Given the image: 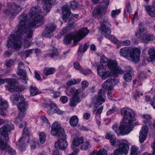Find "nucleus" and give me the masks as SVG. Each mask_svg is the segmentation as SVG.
<instances>
[{"label":"nucleus","instance_id":"f257e3e1","mask_svg":"<svg viewBox=\"0 0 155 155\" xmlns=\"http://www.w3.org/2000/svg\"><path fill=\"white\" fill-rule=\"evenodd\" d=\"M40 12V8L38 6H35L31 8L28 14L31 19L28 24L26 22L28 20L27 15L23 13L18 18L20 21L18 26L16 35L14 36L13 39L14 48L19 49L21 48L22 37L21 35L27 34V38H31L33 34L32 29L37 28L41 26L44 23V17L41 15H38Z\"/></svg>","mask_w":155,"mask_h":155},{"label":"nucleus","instance_id":"f03ea898","mask_svg":"<svg viewBox=\"0 0 155 155\" xmlns=\"http://www.w3.org/2000/svg\"><path fill=\"white\" fill-rule=\"evenodd\" d=\"M120 113L124 116L123 121L120 122L119 127L118 124L113 125L112 128L116 133L124 135L129 133L133 129L134 126L130 124L136 120L135 114L134 110L127 107L122 108Z\"/></svg>","mask_w":155,"mask_h":155},{"label":"nucleus","instance_id":"7ed1b4c3","mask_svg":"<svg viewBox=\"0 0 155 155\" xmlns=\"http://www.w3.org/2000/svg\"><path fill=\"white\" fill-rule=\"evenodd\" d=\"M51 133L52 135L59 138L55 143V148L60 150H65L68 146V143L66 140L67 137L64 130L61 127L60 124L57 122H54L51 126Z\"/></svg>","mask_w":155,"mask_h":155},{"label":"nucleus","instance_id":"20e7f679","mask_svg":"<svg viewBox=\"0 0 155 155\" xmlns=\"http://www.w3.org/2000/svg\"><path fill=\"white\" fill-rule=\"evenodd\" d=\"M13 105L16 104L20 112L18 117L20 119L23 117L26 114L25 111L28 107V103L26 101L24 96L19 93L14 95Z\"/></svg>","mask_w":155,"mask_h":155},{"label":"nucleus","instance_id":"39448f33","mask_svg":"<svg viewBox=\"0 0 155 155\" xmlns=\"http://www.w3.org/2000/svg\"><path fill=\"white\" fill-rule=\"evenodd\" d=\"M100 31L102 35L106 38L117 43L119 41L115 36L111 35V31L110 29L111 25L110 22L107 20L103 19L100 22Z\"/></svg>","mask_w":155,"mask_h":155},{"label":"nucleus","instance_id":"423d86ee","mask_svg":"<svg viewBox=\"0 0 155 155\" xmlns=\"http://www.w3.org/2000/svg\"><path fill=\"white\" fill-rule=\"evenodd\" d=\"M62 17L63 21L66 22L68 21V27L70 30L74 28V21L73 18L71 17L72 14L71 8L67 4H66L61 7Z\"/></svg>","mask_w":155,"mask_h":155},{"label":"nucleus","instance_id":"0eeeda50","mask_svg":"<svg viewBox=\"0 0 155 155\" xmlns=\"http://www.w3.org/2000/svg\"><path fill=\"white\" fill-rule=\"evenodd\" d=\"M10 128L8 125H4L0 128V134L4 137L5 139L0 141V149L6 150L9 148L7 141L9 139L8 132Z\"/></svg>","mask_w":155,"mask_h":155},{"label":"nucleus","instance_id":"6e6552de","mask_svg":"<svg viewBox=\"0 0 155 155\" xmlns=\"http://www.w3.org/2000/svg\"><path fill=\"white\" fill-rule=\"evenodd\" d=\"M144 30L143 28H139L138 30L135 33V36L144 43H147L149 41L155 39V36L153 34L149 33L145 35L143 32Z\"/></svg>","mask_w":155,"mask_h":155},{"label":"nucleus","instance_id":"1a4fd4ad","mask_svg":"<svg viewBox=\"0 0 155 155\" xmlns=\"http://www.w3.org/2000/svg\"><path fill=\"white\" fill-rule=\"evenodd\" d=\"M117 64V62L116 60H110L107 63V66L113 74L115 75L117 74H122L124 73V71L121 68L118 66Z\"/></svg>","mask_w":155,"mask_h":155},{"label":"nucleus","instance_id":"9d476101","mask_svg":"<svg viewBox=\"0 0 155 155\" xmlns=\"http://www.w3.org/2000/svg\"><path fill=\"white\" fill-rule=\"evenodd\" d=\"M107 7L104 5H97L95 6L92 12L93 17L98 18L101 17L103 14H105L107 11Z\"/></svg>","mask_w":155,"mask_h":155},{"label":"nucleus","instance_id":"9b49d317","mask_svg":"<svg viewBox=\"0 0 155 155\" xmlns=\"http://www.w3.org/2000/svg\"><path fill=\"white\" fill-rule=\"evenodd\" d=\"M25 89L23 85H19L16 79L10 78V92H21Z\"/></svg>","mask_w":155,"mask_h":155},{"label":"nucleus","instance_id":"f8f14e48","mask_svg":"<svg viewBox=\"0 0 155 155\" xmlns=\"http://www.w3.org/2000/svg\"><path fill=\"white\" fill-rule=\"evenodd\" d=\"M106 95L105 91L101 89L98 93V95H96L94 98L96 100V102L94 104V106L98 107L101 105L102 103L105 101Z\"/></svg>","mask_w":155,"mask_h":155},{"label":"nucleus","instance_id":"ddd939ff","mask_svg":"<svg viewBox=\"0 0 155 155\" xmlns=\"http://www.w3.org/2000/svg\"><path fill=\"white\" fill-rule=\"evenodd\" d=\"M140 49L134 48L130 51L129 56L133 61L138 62L140 58Z\"/></svg>","mask_w":155,"mask_h":155},{"label":"nucleus","instance_id":"4468645a","mask_svg":"<svg viewBox=\"0 0 155 155\" xmlns=\"http://www.w3.org/2000/svg\"><path fill=\"white\" fill-rule=\"evenodd\" d=\"M21 10L20 6L16 3H10V20L14 19Z\"/></svg>","mask_w":155,"mask_h":155},{"label":"nucleus","instance_id":"2eb2a0df","mask_svg":"<svg viewBox=\"0 0 155 155\" xmlns=\"http://www.w3.org/2000/svg\"><path fill=\"white\" fill-rule=\"evenodd\" d=\"M8 105L6 101H3L0 97V115L5 117L7 114V108Z\"/></svg>","mask_w":155,"mask_h":155},{"label":"nucleus","instance_id":"dca6fc26","mask_svg":"<svg viewBox=\"0 0 155 155\" xmlns=\"http://www.w3.org/2000/svg\"><path fill=\"white\" fill-rule=\"evenodd\" d=\"M119 143L118 144L119 148L117 149L121 153L122 155L123 154L127 155L128 153V151L129 149V145L126 143L123 142H121L120 140L119 142Z\"/></svg>","mask_w":155,"mask_h":155},{"label":"nucleus","instance_id":"f3484780","mask_svg":"<svg viewBox=\"0 0 155 155\" xmlns=\"http://www.w3.org/2000/svg\"><path fill=\"white\" fill-rule=\"evenodd\" d=\"M115 80L111 78L108 79L102 84L103 88L106 90H112L113 89L112 83L114 82Z\"/></svg>","mask_w":155,"mask_h":155},{"label":"nucleus","instance_id":"a211bd4d","mask_svg":"<svg viewBox=\"0 0 155 155\" xmlns=\"http://www.w3.org/2000/svg\"><path fill=\"white\" fill-rule=\"evenodd\" d=\"M89 32V30L87 28H82L75 34L77 36L79 40H81L85 37Z\"/></svg>","mask_w":155,"mask_h":155},{"label":"nucleus","instance_id":"6ab92c4d","mask_svg":"<svg viewBox=\"0 0 155 155\" xmlns=\"http://www.w3.org/2000/svg\"><path fill=\"white\" fill-rule=\"evenodd\" d=\"M43 2H45L43 6V8L45 12L47 13H48L50 11L52 7V5H54L52 4L53 2L56 1H42Z\"/></svg>","mask_w":155,"mask_h":155},{"label":"nucleus","instance_id":"aec40b11","mask_svg":"<svg viewBox=\"0 0 155 155\" xmlns=\"http://www.w3.org/2000/svg\"><path fill=\"white\" fill-rule=\"evenodd\" d=\"M126 73L124 75V80L127 82H130L132 79V74H133L132 69L131 68L128 70L126 71Z\"/></svg>","mask_w":155,"mask_h":155},{"label":"nucleus","instance_id":"412c9836","mask_svg":"<svg viewBox=\"0 0 155 155\" xmlns=\"http://www.w3.org/2000/svg\"><path fill=\"white\" fill-rule=\"evenodd\" d=\"M29 91L30 94L32 96L39 94L42 93V91L39 90L37 87H34L33 85L30 86Z\"/></svg>","mask_w":155,"mask_h":155},{"label":"nucleus","instance_id":"4be33fe9","mask_svg":"<svg viewBox=\"0 0 155 155\" xmlns=\"http://www.w3.org/2000/svg\"><path fill=\"white\" fill-rule=\"evenodd\" d=\"M84 138L83 137H80L74 139L71 145V148H73L74 147L78 146L84 142Z\"/></svg>","mask_w":155,"mask_h":155},{"label":"nucleus","instance_id":"5701e85b","mask_svg":"<svg viewBox=\"0 0 155 155\" xmlns=\"http://www.w3.org/2000/svg\"><path fill=\"white\" fill-rule=\"evenodd\" d=\"M131 11L132 8L130 4V2H126L124 9V16L127 17L128 15H130L131 13Z\"/></svg>","mask_w":155,"mask_h":155},{"label":"nucleus","instance_id":"b1692460","mask_svg":"<svg viewBox=\"0 0 155 155\" xmlns=\"http://www.w3.org/2000/svg\"><path fill=\"white\" fill-rule=\"evenodd\" d=\"M130 49L129 48L125 47L121 48L120 50V55L124 57H127L129 56Z\"/></svg>","mask_w":155,"mask_h":155},{"label":"nucleus","instance_id":"393cba45","mask_svg":"<svg viewBox=\"0 0 155 155\" xmlns=\"http://www.w3.org/2000/svg\"><path fill=\"white\" fill-rule=\"evenodd\" d=\"M55 71V68L51 67H45L43 70V74L46 76H48L53 74Z\"/></svg>","mask_w":155,"mask_h":155},{"label":"nucleus","instance_id":"a878e982","mask_svg":"<svg viewBox=\"0 0 155 155\" xmlns=\"http://www.w3.org/2000/svg\"><path fill=\"white\" fill-rule=\"evenodd\" d=\"M55 27L53 26H49L45 27V30L43 33L44 36L52 33L55 30Z\"/></svg>","mask_w":155,"mask_h":155},{"label":"nucleus","instance_id":"bb28decb","mask_svg":"<svg viewBox=\"0 0 155 155\" xmlns=\"http://www.w3.org/2000/svg\"><path fill=\"white\" fill-rule=\"evenodd\" d=\"M78 92V90L72 87H69V88H66V92L67 94L69 96H73L75 94Z\"/></svg>","mask_w":155,"mask_h":155},{"label":"nucleus","instance_id":"cd10ccee","mask_svg":"<svg viewBox=\"0 0 155 155\" xmlns=\"http://www.w3.org/2000/svg\"><path fill=\"white\" fill-rule=\"evenodd\" d=\"M78 122V119L77 116L74 115L71 117L70 120V124L72 127L76 126Z\"/></svg>","mask_w":155,"mask_h":155},{"label":"nucleus","instance_id":"c85d7f7f","mask_svg":"<svg viewBox=\"0 0 155 155\" xmlns=\"http://www.w3.org/2000/svg\"><path fill=\"white\" fill-rule=\"evenodd\" d=\"M148 54L150 55L149 58L150 61L152 62L155 60V49L153 48H150L148 51Z\"/></svg>","mask_w":155,"mask_h":155},{"label":"nucleus","instance_id":"c756f323","mask_svg":"<svg viewBox=\"0 0 155 155\" xmlns=\"http://www.w3.org/2000/svg\"><path fill=\"white\" fill-rule=\"evenodd\" d=\"M39 139L37 141L38 143L39 144H42L45 141L46 139V135L44 132H41L39 134Z\"/></svg>","mask_w":155,"mask_h":155},{"label":"nucleus","instance_id":"7c9ffc66","mask_svg":"<svg viewBox=\"0 0 155 155\" xmlns=\"http://www.w3.org/2000/svg\"><path fill=\"white\" fill-rule=\"evenodd\" d=\"M58 55V52L56 49H53L49 53H47L45 54V57H48L53 58Z\"/></svg>","mask_w":155,"mask_h":155},{"label":"nucleus","instance_id":"2f4dec72","mask_svg":"<svg viewBox=\"0 0 155 155\" xmlns=\"http://www.w3.org/2000/svg\"><path fill=\"white\" fill-rule=\"evenodd\" d=\"M74 35L68 34L66 35L64 39V42L65 44H69L71 43V40L73 39Z\"/></svg>","mask_w":155,"mask_h":155},{"label":"nucleus","instance_id":"473e14b6","mask_svg":"<svg viewBox=\"0 0 155 155\" xmlns=\"http://www.w3.org/2000/svg\"><path fill=\"white\" fill-rule=\"evenodd\" d=\"M7 83L8 84L6 85L5 88L6 90L10 91V80L9 79H2L0 78V85Z\"/></svg>","mask_w":155,"mask_h":155},{"label":"nucleus","instance_id":"72a5a7b5","mask_svg":"<svg viewBox=\"0 0 155 155\" xmlns=\"http://www.w3.org/2000/svg\"><path fill=\"white\" fill-rule=\"evenodd\" d=\"M106 70V68L104 65H101L98 66L97 69L98 75L100 76Z\"/></svg>","mask_w":155,"mask_h":155},{"label":"nucleus","instance_id":"f704fd0d","mask_svg":"<svg viewBox=\"0 0 155 155\" xmlns=\"http://www.w3.org/2000/svg\"><path fill=\"white\" fill-rule=\"evenodd\" d=\"M120 141V140L117 139L115 136L114 137L113 139L112 138L110 140L109 142L111 145L115 147H117L118 146V144L120 143L119 142Z\"/></svg>","mask_w":155,"mask_h":155},{"label":"nucleus","instance_id":"c9c22d12","mask_svg":"<svg viewBox=\"0 0 155 155\" xmlns=\"http://www.w3.org/2000/svg\"><path fill=\"white\" fill-rule=\"evenodd\" d=\"M107 151L105 149H103L98 151L97 153L92 152L90 155H107Z\"/></svg>","mask_w":155,"mask_h":155},{"label":"nucleus","instance_id":"e433bc0d","mask_svg":"<svg viewBox=\"0 0 155 155\" xmlns=\"http://www.w3.org/2000/svg\"><path fill=\"white\" fill-rule=\"evenodd\" d=\"M112 73L109 71H106L100 76L102 80H105L108 77L112 75Z\"/></svg>","mask_w":155,"mask_h":155},{"label":"nucleus","instance_id":"4c0bfd02","mask_svg":"<svg viewBox=\"0 0 155 155\" xmlns=\"http://www.w3.org/2000/svg\"><path fill=\"white\" fill-rule=\"evenodd\" d=\"M147 12L148 14L149 15H152L153 13L152 11H154L155 8V7L153 6L148 5L147 6L145 7Z\"/></svg>","mask_w":155,"mask_h":155},{"label":"nucleus","instance_id":"58836bf2","mask_svg":"<svg viewBox=\"0 0 155 155\" xmlns=\"http://www.w3.org/2000/svg\"><path fill=\"white\" fill-rule=\"evenodd\" d=\"M77 1H71L70 2V7L73 10L76 9L78 8L79 4Z\"/></svg>","mask_w":155,"mask_h":155},{"label":"nucleus","instance_id":"ea45409f","mask_svg":"<svg viewBox=\"0 0 155 155\" xmlns=\"http://www.w3.org/2000/svg\"><path fill=\"white\" fill-rule=\"evenodd\" d=\"M78 81L77 83V81L75 79H71L67 82V84L70 86L75 85L77 84H78L80 82V81L78 80Z\"/></svg>","mask_w":155,"mask_h":155},{"label":"nucleus","instance_id":"a19ab883","mask_svg":"<svg viewBox=\"0 0 155 155\" xmlns=\"http://www.w3.org/2000/svg\"><path fill=\"white\" fill-rule=\"evenodd\" d=\"M138 148L136 146H132L131 149L130 155H137Z\"/></svg>","mask_w":155,"mask_h":155},{"label":"nucleus","instance_id":"79ce46f5","mask_svg":"<svg viewBox=\"0 0 155 155\" xmlns=\"http://www.w3.org/2000/svg\"><path fill=\"white\" fill-rule=\"evenodd\" d=\"M90 142L89 140L86 141L81 147V149L83 150H87L90 145Z\"/></svg>","mask_w":155,"mask_h":155},{"label":"nucleus","instance_id":"37998d69","mask_svg":"<svg viewBox=\"0 0 155 155\" xmlns=\"http://www.w3.org/2000/svg\"><path fill=\"white\" fill-rule=\"evenodd\" d=\"M80 72L81 73L83 74L86 75L87 74H91L92 72V71L91 70L88 69H84L82 67L80 71Z\"/></svg>","mask_w":155,"mask_h":155},{"label":"nucleus","instance_id":"c03bdc74","mask_svg":"<svg viewBox=\"0 0 155 155\" xmlns=\"http://www.w3.org/2000/svg\"><path fill=\"white\" fill-rule=\"evenodd\" d=\"M136 91L135 95L133 96V98L135 100H137L140 98V96H142L143 94L142 93H140L139 91H138L137 90L135 91Z\"/></svg>","mask_w":155,"mask_h":155},{"label":"nucleus","instance_id":"a18cd8bd","mask_svg":"<svg viewBox=\"0 0 155 155\" xmlns=\"http://www.w3.org/2000/svg\"><path fill=\"white\" fill-rule=\"evenodd\" d=\"M148 130V128L147 126H143L142 127V129L140 130V133H143V134L147 135Z\"/></svg>","mask_w":155,"mask_h":155},{"label":"nucleus","instance_id":"49530a36","mask_svg":"<svg viewBox=\"0 0 155 155\" xmlns=\"http://www.w3.org/2000/svg\"><path fill=\"white\" fill-rule=\"evenodd\" d=\"M17 145L19 146V149L21 152H23L25 151L26 150L25 146L24 143H17Z\"/></svg>","mask_w":155,"mask_h":155},{"label":"nucleus","instance_id":"de8ad7c7","mask_svg":"<svg viewBox=\"0 0 155 155\" xmlns=\"http://www.w3.org/2000/svg\"><path fill=\"white\" fill-rule=\"evenodd\" d=\"M79 92L75 94L74 95L72 96V100H74V101L77 103H79L80 102V101L79 98L78 97Z\"/></svg>","mask_w":155,"mask_h":155},{"label":"nucleus","instance_id":"09e8293b","mask_svg":"<svg viewBox=\"0 0 155 155\" xmlns=\"http://www.w3.org/2000/svg\"><path fill=\"white\" fill-rule=\"evenodd\" d=\"M109 60L107 58L105 57L104 56H103L101 57L100 62L101 63L106 64L105 65H107V63L109 61Z\"/></svg>","mask_w":155,"mask_h":155},{"label":"nucleus","instance_id":"8fccbe9b","mask_svg":"<svg viewBox=\"0 0 155 155\" xmlns=\"http://www.w3.org/2000/svg\"><path fill=\"white\" fill-rule=\"evenodd\" d=\"M73 66L74 68L76 70L80 71L82 67L80 65L78 61H76L74 63Z\"/></svg>","mask_w":155,"mask_h":155},{"label":"nucleus","instance_id":"3c124183","mask_svg":"<svg viewBox=\"0 0 155 155\" xmlns=\"http://www.w3.org/2000/svg\"><path fill=\"white\" fill-rule=\"evenodd\" d=\"M139 142L140 143H143L146 139L147 135L143 134V133H140Z\"/></svg>","mask_w":155,"mask_h":155},{"label":"nucleus","instance_id":"603ef678","mask_svg":"<svg viewBox=\"0 0 155 155\" xmlns=\"http://www.w3.org/2000/svg\"><path fill=\"white\" fill-rule=\"evenodd\" d=\"M50 91L52 92V93L53 94L54 98H57L60 97L61 94V92L59 91H53V90Z\"/></svg>","mask_w":155,"mask_h":155},{"label":"nucleus","instance_id":"864d4df0","mask_svg":"<svg viewBox=\"0 0 155 155\" xmlns=\"http://www.w3.org/2000/svg\"><path fill=\"white\" fill-rule=\"evenodd\" d=\"M121 12L120 9L113 10L111 12V15L113 18L115 17L116 15L119 14Z\"/></svg>","mask_w":155,"mask_h":155},{"label":"nucleus","instance_id":"5fc2aeb1","mask_svg":"<svg viewBox=\"0 0 155 155\" xmlns=\"http://www.w3.org/2000/svg\"><path fill=\"white\" fill-rule=\"evenodd\" d=\"M34 49H31L29 50H27L25 51L24 52V54L26 57L29 56L30 54L32 53L33 51L34 50Z\"/></svg>","mask_w":155,"mask_h":155},{"label":"nucleus","instance_id":"6e6d98bb","mask_svg":"<svg viewBox=\"0 0 155 155\" xmlns=\"http://www.w3.org/2000/svg\"><path fill=\"white\" fill-rule=\"evenodd\" d=\"M41 118L44 123H46L47 125H50V123L49 122L48 120L45 116H41Z\"/></svg>","mask_w":155,"mask_h":155},{"label":"nucleus","instance_id":"4d7b16f0","mask_svg":"<svg viewBox=\"0 0 155 155\" xmlns=\"http://www.w3.org/2000/svg\"><path fill=\"white\" fill-rule=\"evenodd\" d=\"M117 108L115 107H113L112 109L109 110L107 112V115H109L110 114L114 113L115 111L117 110Z\"/></svg>","mask_w":155,"mask_h":155},{"label":"nucleus","instance_id":"13d9d810","mask_svg":"<svg viewBox=\"0 0 155 155\" xmlns=\"http://www.w3.org/2000/svg\"><path fill=\"white\" fill-rule=\"evenodd\" d=\"M74 37L72 40H74L73 46L74 47L78 43V42L80 41L81 40H79L78 38L75 35L74 36Z\"/></svg>","mask_w":155,"mask_h":155},{"label":"nucleus","instance_id":"bf43d9fd","mask_svg":"<svg viewBox=\"0 0 155 155\" xmlns=\"http://www.w3.org/2000/svg\"><path fill=\"white\" fill-rule=\"evenodd\" d=\"M81 84L82 86V90H84L86 87H87L89 84L87 81L85 80L81 82Z\"/></svg>","mask_w":155,"mask_h":155},{"label":"nucleus","instance_id":"052dcab7","mask_svg":"<svg viewBox=\"0 0 155 155\" xmlns=\"http://www.w3.org/2000/svg\"><path fill=\"white\" fill-rule=\"evenodd\" d=\"M62 103L64 104L67 103L68 101V98L66 96H62L60 98Z\"/></svg>","mask_w":155,"mask_h":155},{"label":"nucleus","instance_id":"680f3d73","mask_svg":"<svg viewBox=\"0 0 155 155\" xmlns=\"http://www.w3.org/2000/svg\"><path fill=\"white\" fill-rule=\"evenodd\" d=\"M115 137V136L113 134H111L110 133H107L105 135V138L106 139L109 140H110L112 138H114V137Z\"/></svg>","mask_w":155,"mask_h":155},{"label":"nucleus","instance_id":"e2e57ef3","mask_svg":"<svg viewBox=\"0 0 155 155\" xmlns=\"http://www.w3.org/2000/svg\"><path fill=\"white\" fill-rule=\"evenodd\" d=\"M63 113V111L60 110L57 107L55 109L54 111L52 112V113H57L58 115L61 114Z\"/></svg>","mask_w":155,"mask_h":155},{"label":"nucleus","instance_id":"0e129e2a","mask_svg":"<svg viewBox=\"0 0 155 155\" xmlns=\"http://www.w3.org/2000/svg\"><path fill=\"white\" fill-rule=\"evenodd\" d=\"M22 76L21 81L24 84H26L27 83V81L28 79L27 78V74H25L24 75Z\"/></svg>","mask_w":155,"mask_h":155},{"label":"nucleus","instance_id":"69168bd1","mask_svg":"<svg viewBox=\"0 0 155 155\" xmlns=\"http://www.w3.org/2000/svg\"><path fill=\"white\" fill-rule=\"evenodd\" d=\"M143 122L146 125L149 127L151 126L152 124V122L150 120H143Z\"/></svg>","mask_w":155,"mask_h":155},{"label":"nucleus","instance_id":"338daca9","mask_svg":"<svg viewBox=\"0 0 155 155\" xmlns=\"http://www.w3.org/2000/svg\"><path fill=\"white\" fill-rule=\"evenodd\" d=\"M35 77L38 80L40 81L41 80L40 74L38 73L37 71H35L34 72Z\"/></svg>","mask_w":155,"mask_h":155},{"label":"nucleus","instance_id":"774afa93","mask_svg":"<svg viewBox=\"0 0 155 155\" xmlns=\"http://www.w3.org/2000/svg\"><path fill=\"white\" fill-rule=\"evenodd\" d=\"M91 114L88 113H85L83 115V118L85 120H88L90 118Z\"/></svg>","mask_w":155,"mask_h":155}]
</instances>
